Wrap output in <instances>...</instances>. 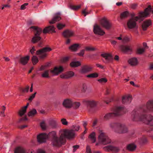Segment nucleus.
Here are the masks:
<instances>
[{
  "instance_id": "1",
  "label": "nucleus",
  "mask_w": 153,
  "mask_h": 153,
  "mask_svg": "<svg viewBox=\"0 0 153 153\" xmlns=\"http://www.w3.org/2000/svg\"><path fill=\"white\" fill-rule=\"evenodd\" d=\"M79 128L78 125L73 126L72 129L70 130L65 129L61 131L59 137L56 135V132L54 131L50 132L48 134L45 133L40 134L37 136V140L39 143L45 142L46 139L52 138V143L53 146H59L64 144L66 142L65 138L71 139L75 137L74 131H78Z\"/></svg>"
},
{
  "instance_id": "2",
  "label": "nucleus",
  "mask_w": 153,
  "mask_h": 153,
  "mask_svg": "<svg viewBox=\"0 0 153 153\" xmlns=\"http://www.w3.org/2000/svg\"><path fill=\"white\" fill-rule=\"evenodd\" d=\"M153 113V99L148 100L146 105L140 106L131 112L132 120L134 121H142L146 124L153 126V116L150 114L146 115L148 112Z\"/></svg>"
},
{
  "instance_id": "3",
  "label": "nucleus",
  "mask_w": 153,
  "mask_h": 153,
  "mask_svg": "<svg viewBox=\"0 0 153 153\" xmlns=\"http://www.w3.org/2000/svg\"><path fill=\"white\" fill-rule=\"evenodd\" d=\"M127 111L126 108L123 107H117L114 110L113 112L106 113L103 117L104 121H108L115 116L122 115Z\"/></svg>"
},
{
  "instance_id": "4",
  "label": "nucleus",
  "mask_w": 153,
  "mask_h": 153,
  "mask_svg": "<svg viewBox=\"0 0 153 153\" xmlns=\"http://www.w3.org/2000/svg\"><path fill=\"white\" fill-rule=\"evenodd\" d=\"M109 126L117 133L124 134L128 132L127 127L124 124L120 123L112 122L109 124Z\"/></svg>"
},
{
  "instance_id": "5",
  "label": "nucleus",
  "mask_w": 153,
  "mask_h": 153,
  "mask_svg": "<svg viewBox=\"0 0 153 153\" xmlns=\"http://www.w3.org/2000/svg\"><path fill=\"white\" fill-rule=\"evenodd\" d=\"M30 28L33 29L34 30V36L32 38L31 42L35 43L39 42L38 45L39 47H42V42L41 41V38L40 37V35L42 32V29L35 26H32Z\"/></svg>"
},
{
  "instance_id": "6",
  "label": "nucleus",
  "mask_w": 153,
  "mask_h": 153,
  "mask_svg": "<svg viewBox=\"0 0 153 153\" xmlns=\"http://www.w3.org/2000/svg\"><path fill=\"white\" fill-rule=\"evenodd\" d=\"M141 14V12L139 13L138 16L135 17H134V14L132 15V18L129 19L127 22V25L128 28L132 29L136 27H137L136 22L139 20H140V22L143 20V18L145 17L140 16Z\"/></svg>"
},
{
  "instance_id": "7",
  "label": "nucleus",
  "mask_w": 153,
  "mask_h": 153,
  "mask_svg": "<svg viewBox=\"0 0 153 153\" xmlns=\"http://www.w3.org/2000/svg\"><path fill=\"white\" fill-rule=\"evenodd\" d=\"M98 132V139L100 143L103 145H106L111 143V140L102 130L99 129Z\"/></svg>"
},
{
  "instance_id": "8",
  "label": "nucleus",
  "mask_w": 153,
  "mask_h": 153,
  "mask_svg": "<svg viewBox=\"0 0 153 153\" xmlns=\"http://www.w3.org/2000/svg\"><path fill=\"white\" fill-rule=\"evenodd\" d=\"M51 48L48 47H45L36 51V54L39 55V57L41 59H43L47 56L46 52L51 51Z\"/></svg>"
},
{
  "instance_id": "9",
  "label": "nucleus",
  "mask_w": 153,
  "mask_h": 153,
  "mask_svg": "<svg viewBox=\"0 0 153 153\" xmlns=\"http://www.w3.org/2000/svg\"><path fill=\"white\" fill-rule=\"evenodd\" d=\"M100 22L102 26L107 30H109L111 27V24L105 17L102 19Z\"/></svg>"
},
{
  "instance_id": "10",
  "label": "nucleus",
  "mask_w": 153,
  "mask_h": 153,
  "mask_svg": "<svg viewBox=\"0 0 153 153\" xmlns=\"http://www.w3.org/2000/svg\"><path fill=\"white\" fill-rule=\"evenodd\" d=\"M120 48L122 52L126 53H131L132 51L131 46L127 45H120Z\"/></svg>"
},
{
  "instance_id": "11",
  "label": "nucleus",
  "mask_w": 153,
  "mask_h": 153,
  "mask_svg": "<svg viewBox=\"0 0 153 153\" xmlns=\"http://www.w3.org/2000/svg\"><path fill=\"white\" fill-rule=\"evenodd\" d=\"M93 31L95 34L100 35H103L105 33L100 26L96 24L94 25Z\"/></svg>"
},
{
  "instance_id": "12",
  "label": "nucleus",
  "mask_w": 153,
  "mask_h": 153,
  "mask_svg": "<svg viewBox=\"0 0 153 153\" xmlns=\"http://www.w3.org/2000/svg\"><path fill=\"white\" fill-rule=\"evenodd\" d=\"M105 150L107 151H111L114 153L118 152L120 150V148L118 146L112 145H109L104 147Z\"/></svg>"
},
{
  "instance_id": "13",
  "label": "nucleus",
  "mask_w": 153,
  "mask_h": 153,
  "mask_svg": "<svg viewBox=\"0 0 153 153\" xmlns=\"http://www.w3.org/2000/svg\"><path fill=\"white\" fill-rule=\"evenodd\" d=\"M30 153H35L33 150H31L30 151ZM14 153H29L25 149L21 146H19L16 147L15 151Z\"/></svg>"
},
{
  "instance_id": "14",
  "label": "nucleus",
  "mask_w": 153,
  "mask_h": 153,
  "mask_svg": "<svg viewBox=\"0 0 153 153\" xmlns=\"http://www.w3.org/2000/svg\"><path fill=\"white\" fill-rule=\"evenodd\" d=\"M60 13H58L54 14L52 20L49 21V23L51 24H53L56 22L59 21L61 19L60 16Z\"/></svg>"
},
{
  "instance_id": "15",
  "label": "nucleus",
  "mask_w": 153,
  "mask_h": 153,
  "mask_svg": "<svg viewBox=\"0 0 153 153\" xmlns=\"http://www.w3.org/2000/svg\"><path fill=\"white\" fill-rule=\"evenodd\" d=\"M62 104L66 108H69L72 107V101L69 99H66L64 100Z\"/></svg>"
},
{
  "instance_id": "16",
  "label": "nucleus",
  "mask_w": 153,
  "mask_h": 153,
  "mask_svg": "<svg viewBox=\"0 0 153 153\" xmlns=\"http://www.w3.org/2000/svg\"><path fill=\"white\" fill-rule=\"evenodd\" d=\"M101 56L105 59L106 62H105V63L111 61L113 59L112 56L110 53H103L101 55Z\"/></svg>"
},
{
  "instance_id": "17",
  "label": "nucleus",
  "mask_w": 153,
  "mask_h": 153,
  "mask_svg": "<svg viewBox=\"0 0 153 153\" xmlns=\"http://www.w3.org/2000/svg\"><path fill=\"white\" fill-rule=\"evenodd\" d=\"M85 102L87 105L89 106L91 108L96 107L98 103V102L94 100H86Z\"/></svg>"
},
{
  "instance_id": "18",
  "label": "nucleus",
  "mask_w": 153,
  "mask_h": 153,
  "mask_svg": "<svg viewBox=\"0 0 153 153\" xmlns=\"http://www.w3.org/2000/svg\"><path fill=\"white\" fill-rule=\"evenodd\" d=\"M132 100L131 96L130 95L123 96L122 98V102L124 104H127L131 102Z\"/></svg>"
},
{
  "instance_id": "19",
  "label": "nucleus",
  "mask_w": 153,
  "mask_h": 153,
  "mask_svg": "<svg viewBox=\"0 0 153 153\" xmlns=\"http://www.w3.org/2000/svg\"><path fill=\"white\" fill-rule=\"evenodd\" d=\"M74 32L70 30H65L62 33L63 36L65 38H68L74 36Z\"/></svg>"
},
{
  "instance_id": "20",
  "label": "nucleus",
  "mask_w": 153,
  "mask_h": 153,
  "mask_svg": "<svg viewBox=\"0 0 153 153\" xmlns=\"http://www.w3.org/2000/svg\"><path fill=\"white\" fill-rule=\"evenodd\" d=\"M74 75V73L72 71H69L65 74H62L60 75V77L62 78L68 79L72 76Z\"/></svg>"
},
{
  "instance_id": "21",
  "label": "nucleus",
  "mask_w": 153,
  "mask_h": 153,
  "mask_svg": "<svg viewBox=\"0 0 153 153\" xmlns=\"http://www.w3.org/2000/svg\"><path fill=\"white\" fill-rule=\"evenodd\" d=\"M63 70V68L62 66L56 67L53 70H51V72L56 75H58L62 72Z\"/></svg>"
},
{
  "instance_id": "22",
  "label": "nucleus",
  "mask_w": 153,
  "mask_h": 153,
  "mask_svg": "<svg viewBox=\"0 0 153 153\" xmlns=\"http://www.w3.org/2000/svg\"><path fill=\"white\" fill-rule=\"evenodd\" d=\"M55 28L53 26L51 25L45 28L43 31V32L44 33H51L54 32Z\"/></svg>"
},
{
  "instance_id": "23",
  "label": "nucleus",
  "mask_w": 153,
  "mask_h": 153,
  "mask_svg": "<svg viewBox=\"0 0 153 153\" xmlns=\"http://www.w3.org/2000/svg\"><path fill=\"white\" fill-rule=\"evenodd\" d=\"M92 68L88 65H84L82 67L80 72L82 73H85L91 71Z\"/></svg>"
},
{
  "instance_id": "24",
  "label": "nucleus",
  "mask_w": 153,
  "mask_h": 153,
  "mask_svg": "<svg viewBox=\"0 0 153 153\" xmlns=\"http://www.w3.org/2000/svg\"><path fill=\"white\" fill-rule=\"evenodd\" d=\"M136 147V145L134 143L128 144L126 146L127 149L130 151H134Z\"/></svg>"
},
{
  "instance_id": "25",
  "label": "nucleus",
  "mask_w": 153,
  "mask_h": 153,
  "mask_svg": "<svg viewBox=\"0 0 153 153\" xmlns=\"http://www.w3.org/2000/svg\"><path fill=\"white\" fill-rule=\"evenodd\" d=\"M128 63L131 66L136 65L138 63L137 59L135 57H133L130 59L128 60Z\"/></svg>"
},
{
  "instance_id": "26",
  "label": "nucleus",
  "mask_w": 153,
  "mask_h": 153,
  "mask_svg": "<svg viewBox=\"0 0 153 153\" xmlns=\"http://www.w3.org/2000/svg\"><path fill=\"white\" fill-rule=\"evenodd\" d=\"M29 56H27L24 57H21L19 60L20 63L23 65H26L29 59Z\"/></svg>"
},
{
  "instance_id": "27",
  "label": "nucleus",
  "mask_w": 153,
  "mask_h": 153,
  "mask_svg": "<svg viewBox=\"0 0 153 153\" xmlns=\"http://www.w3.org/2000/svg\"><path fill=\"white\" fill-rule=\"evenodd\" d=\"M88 138L89 139L91 143H94L96 142V140L95 133L94 132H93L91 133L89 135Z\"/></svg>"
},
{
  "instance_id": "28",
  "label": "nucleus",
  "mask_w": 153,
  "mask_h": 153,
  "mask_svg": "<svg viewBox=\"0 0 153 153\" xmlns=\"http://www.w3.org/2000/svg\"><path fill=\"white\" fill-rule=\"evenodd\" d=\"M29 105V103H27L26 106L23 107L21 109L19 110L18 114L20 117H22L26 113V109Z\"/></svg>"
},
{
  "instance_id": "29",
  "label": "nucleus",
  "mask_w": 153,
  "mask_h": 153,
  "mask_svg": "<svg viewBox=\"0 0 153 153\" xmlns=\"http://www.w3.org/2000/svg\"><path fill=\"white\" fill-rule=\"evenodd\" d=\"M151 24V21L150 20H148L144 22L142 25V27L143 30H145L147 28L150 26Z\"/></svg>"
},
{
  "instance_id": "30",
  "label": "nucleus",
  "mask_w": 153,
  "mask_h": 153,
  "mask_svg": "<svg viewBox=\"0 0 153 153\" xmlns=\"http://www.w3.org/2000/svg\"><path fill=\"white\" fill-rule=\"evenodd\" d=\"M37 113V111L35 109H33L29 111L28 113V115L29 117H33L35 116Z\"/></svg>"
},
{
  "instance_id": "31",
  "label": "nucleus",
  "mask_w": 153,
  "mask_h": 153,
  "mask_svg": "<svg viewBox=\"0 0 153 153\" xmlns=\"http://www.w3.org/2000/svg\"><path fill=\"white\" fill-rule=\"evenodd\" d=\"M50 125L53 128H56L57 127V124L56 121L52 120H51L49 122Z\"/></svg>"
},
{
  "instance_id": "32",
  "label": "nucleus",
  "mask_w": 153,
  "mask_h": 153,
  "mask_svg": "<svg viewBox=\"0 0 153 153\" xmlns=\"http://www.w3.org/2000/svg\"><path fill=\"white\" fill-rule=\"evenodd\" d=\"M49 70H45L42 74L41 76L43 78H48L49 77Z\"/></svg>"
},
{
  "instance_id": "33",
  "label": "nucleus",
  "mask_w": 153,
  "mask_h": 153,
  "mask_svg": "<svg viewBox=\"0 0 153 153\" xmlns=\"http://www.w3.org/2000/svg\"><path fill=\"white\" fill-rule=\"evenodd\" d=\"M139 143L145 144L147 143V140L146 137L143 136L141 138L139 139Z\"/></svg>"
},
{
  "instance_id": "34",
  "label": "nucleus",
  "mask_w": 153,
  "mask_h": 153,
  "mask_svg": "<svg viewBox=\"0 0 153 153\" xmlns=\"http://www.w3.org/2000/svg\"><path fill=\"white\" fill-rule=\"evenodd\" d=\"M79 46V45L78 44H75L70 46L69 48L73 51H76Z\"/></svg>"
},
{
  "instance_id": "35",
  "label": "nucleus",
  "mask_w": 153,
  "mask_h": 153,
  "mask_svg": "<svg viewBox=\"0 0 153 153\" xmlns=\"http://www.w3.org/2000/svg\"><path fill=\"white\" fill-rule=\"evenodd\" d=\"M80 65V62L78 61L72 62L70 63V65L72 67H76Z\"/></svg>"
},
{
  "instance_id": "36",
  "label": "nucleus",
  "mask_w": 153,
  "mask_h": 153,
  "mask_svg": "<svg viewBox=\"0 0 153 153\" xmlns=\"http://www.w3.org/2000/svg\"><path fill=\"white\" fill-rule=\"evenodd\" d=\"M128 12L126 11L121 13L120 16L121 19H123L127 17L128 16Z\"/></svg>"
},
{
  "instance_id": "37",
  "label": "nucleus",
  "mask_w": 153,
  "mask_h": 153,
  "mask_svg": "<svg viewBox=\"0 0 153 153\" xmlns=\"http://www.w3.org/2000/svg\"><path fill=\"white\" fill-rule=\"evenodd\" d=\"M81 6V5H70V8L72 10H77L80 8Z\"/></svg>"
},
{
  "instance_id": "38",
  "label": "nucleus",
  "mask_w": 153,
  "mask_h": 153,
  "mask_svg": "<svg viewBox=\"0 0 153 153\" xmlns=\"http://www.w3.org/2000/svg\"><path fill=\"white\" fill-rule=\"evenodd\" d=\"M80 105V104L79 102H72V106L74 108L77 109L78 108Z\"/></svg>"
},
{
  "instance_id": "39",
  "label": "nucleus",
  "mask_w": 153,
  "mask_h": 153,
  "mask_svg": "<svg viewBox=\"0 0 153 153\" xmlns=\"http://www.w3.org/2000/svg\"><path fill=\"white\" fill-rule=\"evenodd\" d=\"M98 76V74L96 73L90 74L87 75V77L88 78H96Z\"/></svg>"
},
{
  "instance_id": "40",
  "label": "nucleus",
  "mask_w": 153,
  "mask_h": 153,
  "mask_svg": "<svg viewBox=\"0 0 153 153\" xmlns=\"http://www.w3.org/2000/svg\"><path fill=\"white\" fill-rule=\"evenodd\" d=\"M98 81L102 84L105 83L107 82V79L105 78H101L98 79Z\"/></svg>"
},
{
  "instance_id": "41",
  "label": "nucleus",
  "mask_w": 153,
  "mask_h": 153,
  "mask_svg": "<svg viewBox=\"0 0 153 153\" xmlns=\"http://www.w3.org/2000/svg\"><path fill=\"white\" fill-rule=\"evenodd\" d=\"M32 60L34 65H35L38 61V58L35 56H33V57Z\"/></svg>"
},
{
  "instance_id": "42",
  "label": "nucleus",
  "mask_w": 153,
  "mask_h": 153,
  "mask_svg": "<svg viewBox=\"0 0 153 153\" xmlns=\"http://www.w3.org/2000/svg\"><path fill=\"white\" fill-rule=\"evenodd\" d=\"M85 50L82 49L81 50L80 52L77 53V54L79 56H83L85 53Z\"/></svg>"
},
{
  "instance_id": "43",
  "label": "nucleus",
  "mask_w": 153,
  "mask_h": 153,
  "mask_svg": "<svg viewBox=\"0 0 153 153\" xmlns=\"http://www.w3.org/2000/svg\"><path fill=\"white\" fill-rule=\"evenodd\" d=\"M85 50L87 51H91L95 50V49L91 47H86L85 48Z\"/></svg>"
},
{
  "instance_id": "44",
  "label": "nucleus",
  "mask_w": 153,
  "mask_h": 153,
  "mask_svg": "<svg viewBox=\"0 0 153 153\" xmlns=\"http://www.w3.org/2000/svg\"><path fill=\"white\" fill-rule=\"evenodd\" d=\"M65 26V25L64 24H62L61 23H59L57 25V27L58 28L59 30H61Z\"/></svg>"
},
{
  "instance_id": "45",
  "label": "nucleus",
  "mask_w": 153,
  "mask_h": 153,
  "mask_svg": "<svg viewBox=\"0 0 153 153\" xmlns=\"http://www.w3.org/2000/svg\"><path fill=\"white\" fill-rule=\"evenodd\" d=\"M130 41V38L127 36H125L123 38L122 41L123 43L129 42Z\"/></svg>"
},
{
  "instance_id": "46",
  "label": "nucleus",
  "mask_w": 153,
  "mask_h": 153,
  "mask_svg": "<svg viewBox=\"0 0 153 153\" xmlns=\"http://www.w3.org/2000/svg\"><path fill=\"white\" fill-rule=\"evenodd\" d=\"M144 49L139 48L137 49V53L139 54H141L144 52Z\"/></svg>"
},
{
  "instance_id": "47",
  "label": "nucleus",
  "mask_w": 153,
  "mask_h": 153,
  "mask_svg": "<svg viewBox=\"0 0 153 153\" xmlns=\"http://www.w3.org/2000/svg\"><path fill=\"white\" fill-rule=\"evenodd\" d=\"M87 88V87L86 84H83L81 89V91L82 92H85Z\"/></svg>"
},
{
  "instance_id": "48",
  "label": "nucleus",
  "mask_w": 153,
  "mask_h": 153,
  "mask_svg": "<svg viewBox=\"0 0 153 153\" xmlns=\"http://www.w3.org/2000/svg\"><path fill=\"white\" fill-rule=\"evenodd\" d=\"M61 122L62 124L64 125H67L68 124V122L66 119L65 118H62L61 120Z\"/></svg>"
},
{
  "instance_id": "49",
  "label": "nucleus",
  "mask_w": 153,
  "mask_h": 153,
  "mask_svg": "<svg viewBox=\"0 0 153 153\" xmlns=\"http://www.w3.org/2000/svg\"><path fill=\"white\" fill-rule=\"evenodd\" d=\"M82 13L85 16H86V15H88L89 13V12L87 11V8L82 10Z\"/></svg>"
},
{
  "instance_id": "50",
  "label": "nucleus",
  "mask_w": 153,
  "mask_h": 153,
  "mask_svg": "<svg viewBox=\"0 0 153 153\" xmlns=\"http://www.w3.org/2000/svg\"><path fill=\"white\" fill-rule=\"evenodd\" d=\"M29 86H27V87L25 88H21V90L23 92H25V91L28 92L29 89Z\"/></svg>"
},
{
  "instance_id": "51",
  "label": "nucleus",
  "mask_w": 153,
  "mask_h": 153,
  "mask_svg": "<svg viewBox=\"0 0 153 153\" xmlns=\"http://www.w3.org/2000/svg\"><path fill=\"white\" fill-rule=\"evenodd\" d=\"M48 66V65H42L40 67L39 69V71H42L45 70L46 69V68Z\"/></svg>"
},
{
  "instance_id": "52",
  "label": "nucleus",
  "mask_w": 153,
  "mask_h": 153,
  "mask_svg": "<svg viewBox=\"0 0 153 153\" xmlns=\"http://www.w3.org/2000/svg\"><path fill=\"white\" fill-rule=\"evenodd\" d=\"M40 126L43 129H45L46 128L45 124L44 122H42L41 123Z\"/></svg>"
},
{
  "instance_id": "53",
  "label": "nucleus",
  "mask_w": 153,
  "mask_h": 153,
  "mask_svg": "<svg viewBox=\"0 0 153 153\" xmlns=\"http://www.w3.org/2000/svg\"><path fill=\"white\" fill-rule=\"evenodd\" d=\"M36 94V92L34 94H32L31 95L28 99L29 100L31 101L33 100V99L35 97Z\"/></svg>"
},
{
  "instance_id": "54",
  "label": "nucleus",
  "mask_w": 153,
  "mask_h": 153,
  "mask_svg": "<svg viewBox=\"0 0 153 153\" xmlns=\"http://www.w3.org/2000/svg\"><path fill=\"white\" fill-rule=\"evenodd\" d=\"M137 6V4L136 3L131 4L130 5V7L133 9H135Z\"/></svg>"
},
{
  "instance_id": "55",
  "label": "nucleus",
  "mask_w": 153,
  "mask_h": 153,
  "mask_svg": "<svg viewBox=\"0 0 153 153\" xmlns=\"http://www.w3.org/2000/svg\"><path fill=\"white\" fill-rule=\"evenodd\" d=\"M86 152L87 153H91L90 147L88 145H87L86 147Z\"/></svg>"
},
{
  "instance_id": "56",
  "label": "nucleus",
  "mask_w": 153,
  "mask_h": 153,
  "mask_svg": "<svg viewBox=\"0 0 153 153\" xmlns=\"http://www.w3.org/2000/svg\"><path fill=\"white\" fill-rule=\"evenodd\" d=\"M28 3H25L24 4L22 5L21 6L20 9L22 10H24L26 8L25 6L28 5Z\"/></svg>"
},
{
  "instance_id": "57",
  "label": "nucleus",
  "mask_w": 153,
  "mask_h": 153,
  "mask_svg": "<svg viewBox=\"0 0 153 153\" xmlns=\"http://www.w3.org/2000/svg\"><path fill=\"white\" fill-rule=\"evenodd\" d=\"M73 152H75L79 148V146L78 145H75L73 146Z\"/></svg>"
},
{
  "instance_id": "58",
  "label": "nucleus",
  "mask_w": 153,
  "mask_h": 153,
  "mask_svg": "<svg viewBox=\"0 0 153 153\" xmlns=\"http://www.w3.org/2000/svg\"><path fill=\"white\" fill-rule=\"evenodd\" d=\"M27 120V118L26 116H25L24 117H22L21 118H20L19 120V122H21V121H22Z\"/></svg>"
},
{
  "instance_id": "59",
  "label": "nucleus",
  "mask_w": 153,
  "mask_h": 153,
  "mask_svg": "<svg viewBox=\"0 0 153 153\" xmlns=\"http://www.w3.org/2000/svg\"><path fill=\"white\" fill-rule=\"evenodd\" d=\"M36 50L35 48V47L33 46L32 48L30 49V52L32 54H33L34 53V52Z\"/></svg>"
},
{
  "instance_id": "60",
  "label": "nucleus",
  "mask_w": 153,
  "mask_h": 153,
  "mask_svg": "<svg viewBox=\"0 0 153 153\" xmlns=\"http://www.w3.org/2000/svg\"><path fill=\"white\" fill-rule=\"evenodd\" d=\"M96 65L97 67H98L100 68H101L102 69H103L104 68V67L103 66H102V65H101L100 64H96Z\"/></svg>"
},
{
  "instance_id": "61",
  "label": "nucleus",
  "mask_w": 153,
  "mask_h": 153,
  "mask_svg": "<svg viewBox=\"0 0 153 153\" xmlns=\"http://www.w3.org/2000/svg\"><path fill=\"white\" fill-rule=\"evenodd\" d=\"M37 153H46V152L44 150L39 149L38 150Z\"/></svg>"
},
{
  "instance_id": "62",
  "label": "nucleus",
  "mask_w": 153,
  "mask_h": 153,
  "mask_svg": "<svg viewBox=\"0 0 153 153\" xmlns=\"http://www.w3.org/2000/svg\"><path fill=\"white\" fill-rule=\"evenodd\" d=\"M111 90V89L108 88H106V94H108L109 93V92Z\"/></svg>"
},
{
  "instance_id": "63",
  "label": "nucleus",
  "mask_w": 153,
  "mask_h": 153,
  "mask_svg": "<svg viewBox=\"0 0 153 153\" xmlns=\"http://www.w3.org/2000/svg\"><path fill=\"white\" fill-rule=\"evenodd\" d=\"M97 119H95L94 120L93 122V126H95L97 124Z\"/></svg>"
},
{
  "instance_id": "64",
  "label": "nucleus",
  "mask_w": 153,
  "mask_h": 153,
  "mask_svg": "<svg viewBox=\"0 0 153 153\" xmlns=\"http://www.w3.org/2000/svg\"><path fill=\"white\" fill-rule=\"evenodd\" d=\"M149 68L150 70L153 69V63H151L150 64Z\"/></svg>"
}]
</instances>
